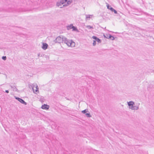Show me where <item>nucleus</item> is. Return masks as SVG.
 Returning <instances> with one entry per match:
<instances>
[{
	"mask_svg": "<svg viewBox=\"0 0 154 154\" xmlns=\"http://www.w3.org/2000/svg\"><path fill=\"white\" fill-rule=\"evenodd\" d=\"M106 6H107V8L108 9H109L110 10V7H111L107 3V5Z\"/></svg>",
	"mask_w": 154,
	"mask_h": 154,
	"instance_id": "obj_20",
	"label": "nucleus"
},
{
	"mask_svg": "<svg viewBox=\"0 0 154 154\" xmlns=\"http://www.w3.org/2000/svg\"><path fill=\"white\" fill-rule=\"evenodd\" d=\"M72 2V0H61L59 2L57 3V5L58 6L63 5V7L66 6L71 4Z\"/></svg>",
	"mask_w": 154,
	"mask_h": 154,
	"instance_id": "obj_1",
	"label": "nucleus"
},
{
	"mask_svg": "<svg viewBox=\"0 0 154 154\" xmlns=\"http://www.w3.org/2000/svg\"><path fill=\"white\" fill-rule=\"evenodd\" d=\"M110 10L112 12H113V11L114 10V9L112 7H110Z\"/></svg>",
	"mask_w": 154,
	"mask_h": 154,
	"instance_id": "obj_22",
	"label": "nucleus"
},
{
	"mask_svg": "<svg viewBox=\"0 0 154 154\" xmlns=\"http://www.w3.org/2000/svg\"><path fill=\"white\" fill-rule=\"evenodd\" d=\"M88 112V109H86L85 110H83L82 111V113L85 114L87 112Z\"/></svg>",
	"mask_w": 154,
	"mask_h": 154,
	"instance_id": "obj_13",
	"label": "nucleus"
},
{
	"mask_svg": "<svg viewBox=\"0 0 154 154\" xmlns=\"http://www.w3.org/2000/svg\"><path fill=\"white\" fill-rule=\"evenodd\" d=\"M92 38L94 39H95V41H96V42L97 41L99 43H100L101 42V40L99 39V38H98L96 36H93L92 37Z\"/></svg>",
	"mask_w": 154,
	"mask_h": 154,
	"instance_id": "obj_8",
	"label": "nucleus"
},
{
	"mask_svg": "<svg viewBox=\"0 0 154 154\" xmlns=\"http://www.w3.org/2000/svg\"><path fill=\"white\" fill-rule=\"evenodd\" d=\"M73 27V26L72 24H70L69 26H67L66 27L67 29L68 30H69L70 29H71Z\"/></svg>",
	"mask_w": 154,
	"mask_h": 154,
	"instance_id": "obj_11",
	"label": "nucleus"
},
{
	"mask_svg": "<svg viewBox=\"0 0 154 154\" xmlns=\"http://www.w3.org/2000/svg\"><path fill=\"white\" fill-rule=\"evenodd\" d=\"M87 28H88V29H91L93 28V27L92 26H91L90 25L87 26Z\"/></svg>",
	"mask_w": 154,
	"mask_h": 154,
	"instance_id": "obj_17",
	"label": "nucleus"
},
{
	"mask_svg": "<svg viewBox=\"0 0 154 154\" xmlns=\"http://www.w3.org/2000/svg\"><path fill=\"white\" fill-rule=\"evenodd\" d=\"M109 34H106V35H104V37L106 38H108Z\"/></svg>",
	"mask_w": 154,
	"mask_h": 154,
	"instance_id": "obj_18",
	"label": "nucleus"
},
{
	"mask_svg": "<svg viewBox=\"0 0 154 154\" xmlns=\"http://www.w3.org/2000/svg\"><path fill=\"white\" fill-rule=\"evenodd\" d=\"M49 108V106L47 104H44L42 105L41 107V108L43 109H48Z\"/></svg>",
	"mask_w": 154,
	"mask_h": 154,
	"instance_id": "obj_7",
	"label": "nucleus"
},
{
	"mask_svg": "<svg viewBox=\"0 0 154 154\" xmlns=\"http://www.w3.org/2000/svg\"><path fill=\"white\" fill-rule=\"evenodd\" d=\"M15 98L18 101H19L21 103L25 105H26L27 103L23 99L20 98L18 97H15Z\"/></svg>",
	"mask_w": 154,
	"mask_h": 154,
	"instance_id": "obj_6",
	"label": "nucleus"
},
{
	"mask_svg": "<svg viewBox=\"0 0 154 154\" xmlns=\"http://www.w3.org/2000/svg\"><path fill=\"white\" fill-rule=\"evenodd\" d=\"M96 41L94 40L93 41V45L94 46H95L96 45Z\"/></svg>",
	"mask_w": 154,
	"mask_h": 154,
	"instance_id": "obj_19",
	"label": "nucleus"
},
{
	"mask_svg": "<svg viewBox=\"0 0 154 154\" xmlns=\"http://www.w3.org/2000/svg\"><path fill=\"white\" fill-rule=\"evenodd\" d=\"M48 45L46 43H43L42 44V48L44 50H46L48 48Z\"/></svg>",
	"mask_w": 154,
	"mask_h": 154,
	"instance_id": "obj_9",
	"label": "nucleus"
},
{
	"mask_svg": "<svg viewBox=\"0 0 154 154\" xmlns=\"http://www.w3.org/2000/svg\"><path fill=\"white\" fill-rule=\"evenodd\" d=\"M128 105L129 106V108L133 110H137L139 108L138 106H134V103L133 101L127 102Z\"/></svg>",
	"mask_w": 154,
	"mask_h": 154,
	"instance_id": "obj_3",
	"label": "nucleus"
},
{
	"mask_svg": "<svg viewBox=\"0 0 154 154\" xmlns=\"http://www.w3.org/2000/svg\"><path fill=\"white\" fill-rule=\"evenodd\" d=\"M91 15H86V19H87L89 20V19L91 18Z\"/></svg>",
	"mask_w": 154,
	"mask_h": 154,
	"instance_id": "obj_14",
	"label": "nucleus"
},
{
	"mask_svg": "<svg viewBox=\"0 0 154 154\" xmlns=\"http://www.w3.org/2000/svg\"><path fill=\"white\" fill-rule=\"evenodd\" d=\"M40 55V54H38V56H39Z\"/></svg>",
	"mask_w": 154,
	"mask_h": 154,
	"instance_id": "obj_25",
	"label": "nucleus"
},
{
	"mask_svg": "<svg viewBox=\"0 0 154 154\" xmlns=\"http://www.w3.org/2000/svg\"><path fill=\"white\" fill-rule=\"evenodd\" d=\"M2 59L4 60H6V56H3L2 57Z\"/></svg>",
	"mask_w": 154,
	"mask_h": 154,
	"instance_id": "obj_21",
	"label": "nucleus"
},
{
	"mask_svg": "<svg viewBox=\"0 0 154 154\" xmlns=\"http://www.w3.org/2000/svg\"><path fill=\"white\" fill-rule=\"evenodd\" d=\"M5 92L7 93H9V91L8 90H6L5 91Z\"/></svg>",
	"mask_w": 154,
	"mask_h": 154,
	"instance_id": "obj_24",
	"label": "nucleus"
},
{
	"mask_svg": "<svg viewBox=\"0 0 154 154\" xmlns=\"http://www.w3.org/2000/svg\"><path fill=\"white\" fill-rule=\"evenodd\" d=\"M108 39H110L113 40H114L115 38L113 36L110 34H109Z\"/></svg>",
	"mask_w": 154,
	"mask_h": 154,
	"instance_id": "obj_12",
	"label": "nucleus"
},
{
	"mask_svg": "<svg viewBox=\"0 0 154 154\" xmlns=\"http://www.w3.org/2000/svg\"><path fill=\"white\" fill-rule=\"evenodd\" d=\"M10 86L13 89V90L14 91H17V89L15 86H12L10 85Z\"/></svg>",
	"mask_w": 154,
	"mask_h": 154,
	"instance_id": "obj_10",
	"label": "nucleus"
},
{
	"mask_svg": "<svg viewBox=\"0 0 154 154\" xmlns=\"http://www.w3.org/2000/svg\"><path fill=\"white\" fill-rule=\"evenodd\" d=\"M85 115L87 117H91V116L89 113H86Z\"/></svg>",
	"mask_w": 154,
	"mask_h": 154,
	"instance_id": "obj_16",
	"label": "nucleus"
},
{
	"mask_svg": "<svg viewBox=\"0 0 154 154\" xmlns=\"http://www.w3.org/2000/svg\"><path fill=\"white\" fill-rule=\"evenodd\" d=\"M113 12H114V13H115V14H117V11L115 10L114 9V10L113 11Z\"/></svg>",
	"mask_w": 154,
	"mask_h": 154,
	"instance_id": "obj_23",
	"label": "nucleus"
},
{
	"mask_svg": "<svg viewBox=\"0 0 154 154\" xmlns=\"http://www.w3.org/2000/svg\"><path fill=\"white\" fill-rule=\"evenodd\" d=\"M64 36H62V37L59 36L57 37L56 39L54 40V41L55 43H60L61 42H63V37Z\"/></svg>",
	"mask_w": 154,
	"mask_h": 154,
	"instance_id": "obj_4",
	"label": "nucleus"
},
{
	"mask_svg": "<svg viewBox=\"0 0 154 154\" xmlns=\"http://www.w3.org/2000/svg\"><path fill=\"white\" fill-rule=\"evenodd\" d=\"M72 31H78V29L76 27H75L73 26L72 27Z\"/></svg>",
	"mask_w": 154,
	"mask_h": 154,
	"instance_id": "obj_15",
	"label": "nucleus"
},
{
	"mask_svg": "<svg viewBox=\"0 0 154 154\" xmlns=\"http://www.w3.org/2000/svg\"><path fill=\"white\" fill-rule=\"evenodd\" d=\"M32 87L33 90L34 92V91H35V93H38L39 92L38 88V86L37 85H32Z\"/></svg>",
	"mask_w": 154,
	"mask_h": 154,
	"instance_id": "obj_5",
	"label": "nucleus"
},
{
	"mask_svg": "<svg viewBox=\"0 0 154 154\" xmlns=\"http://www.w3.org/2000/svg\"><path fill=\"white\" fill-rule=\"evenodd\" d=\"M63 42L66 44L68 46H74L75 43L72 40L68 39L65 36L63 37Z\"/></svg>",
	"mask_w": 154,
	"mask_h": 154,
	"instance_id": "obj_2",
	"label": "nucleus"
}]
</instances>
